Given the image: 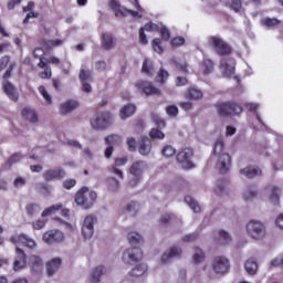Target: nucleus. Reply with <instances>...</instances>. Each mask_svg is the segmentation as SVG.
<instances>
[{"label": "nucleus", "instance_id": "1", "mask_svg": "<svg viewBox=\"0 0 283 283\" xmlns=\"http://www.w3.org/2000/svg\"><path fill=\"white\" fill-rule=\"evenodd\" d=\"M213 154L218 156L217 169L220 174H227L231 169V156L224 153V143H222V139H217L214 143Z\"/></svg>", "mask_w": 283, "mask_h": 283}, {"label": "nucleus", "instance_id": "2", "mask_svg": "<svg viewBox=\"0 0 283 283\" xmlns=\"http://www.w3.org/2000/svg\"><path fill=\"white\" fill-rule=\"evenodd\" d=\"M129 1H132L133 6H135L137 11H134L120 6V2L116 0L109 1V8L113 9L114 14L117 17H127V14H132L134 19H143V12H145V10L143 9V7H140V3H138V0H129Z\"/></svg>", "mask_w": 283, "mask_h": 283}, {"label": "nucleus", "instance_id": "3", "mask_svg": "<svg viewBox=\"0 0 283 283\" xmlns=\"http://www.w3.org/2000/svg\"><path fill=\"white\" fill-rule=\"evenodd\" d=\"M98 195L96 191H91L87 187H82L75 195V202L77 207H82V209H92Z\"/></svg>", "mask_w": 283, "mask_h": 283}, {"label": "nucleus", "instance_id": "4", "mask_svg": "<svg viewBox=\"0 0 283 283\" xmlns=\"http://www.w3.org/2000/svg\"><path fill=\"white\" fill-rule=\"evenodd\" d=\"M112 123H114V115L109 112L97 113L91 119L92 128L96 129L97 132H103L104 129H107V127H111Z\"/></svg>", "mask_w": 283, "mask_h": 283}, {"label": "nucleus", "instance_id": "5", "mask_svg": "<svg viewBox=\"0 0 283 283\" xmlns=\"http://www.w3.org/2000/svg\"><path fill=\"white\" fill-rule=\"evenodd\" d=\"M247 233L252 240H264L266 238V226L262 221L250 220L247 223Z\"/></svg>", "mask_w": 283, "mask_h": 283}, {"label": "nucleus", "instance_id": "6", "mask_svg": "<svg viewBox=\"0 0 283 283\" xmlns=\"http://www.w3.org/2000/svg\"><path fill=\"white\" fill-rule=\"evenodd\" d=\"M230 266L229 259L224 255H217L211 261V269L216 275H224Z\"/></svg>", "mask_w": 283, "mask_h": 283}, {"label": "nucleus", "instance_id": "7", "mask_svg": "<svg viewBox=\"0 0 283 283\" xmlns=\"http://www.w3.org/2000/svg\"><path fill=\"white\" fill-rule=\"evenodd\" d=\"M122 260L124 264H136L143 260V250L138 247L128 248L123 252Z\"/></svg>", "mask_w": 283, "mask_h": 283}, {"label": "nucleus", "instance_id": "8", "mask_svg": "<svg viewBox=\"0 0 283 283\" xmlns=\"http://www.w3.org/2000/svg\"><path fill=\"white\" fill-rule=\"evenodd\" d=\"M217 112L220 116H231V114H242L243 108L235 102H227L219 104Z\"/></svg>", "mask_w": 283, "mask_h": 283}, {"label": "nucleus", "instance_id": "9", "mask_svg": "<svg viewBox=\"0 0 283 283\" xmlns=\"http://www.w3.org/2000/svg\"><path fill=\"white\" fill-rule=\"evenodd\" d=\"M145 169H147V164L145 161H136L132 165L129 169V172L133 176V178L129 181L130 187H136V185L140 182V178Z\"/></svg>", "mask_w": 283, "mask_h": 283}, {"label": "nucleus", "instance_id": "10", "mask_svg": "<svg viewBox=\"0 0 283 283\" xmlns=\"http://www.w3.org/2000/svg\"><path fill=\"white\" fill-rule=\"evenodd\" d=\"M97 220L96 214H88L85 217L82 226L84 240H92V237L94 235V224H96Z\"/></svg>", "mask_w": 283, "mask_h": 283}, {"label": "nucleus", "instance_id": "11", "mask_svg": "<svg viewBox=\"0 0 283 283\" xmlns=\"http://www.w3.org/2000/svg\"><path fill=\"white\" fill-rule=\"evenodd\" d=\"M193 150L191 148H186L177 154V163L181 165L182 169H193Z\"/></svg>", "mask_w": 283, "mask_h": 283}, {"label": "nucleus", "instance_id": "12", "mask_svg": "<svg viewBox=\"0 0 283 283\" xmlns=\"http://www.w3.org/2000/svg\"><path fill=\"white\" fill-rule=\"evenodd\" d=\"M209 41L216 54H220L221 56L231 54V46H229V44H227V42H224L222 39L218 36H211Z\"/></svg>", "mask_w": 283, "mask_h": 283}, {"label": "nucleus", "instance_id": "13", "mask_svg": "<svg viewBox=\"0 0 283 283\" xmlns=\"http://www.w3.org/2000/svg\"><path fill=\"white\" fill-rule=\"evenodd\" d=\"M42 239L49 245L61 244L65 240V234L61 230H49L44 232Z\"/></svg>", "mask_w": 283, "mask_h": 283}, {"label": "nucleus", "instance_id": "14", "mask_svg": "<svg viewBox=\"0 0 283 283\" xmlns=\"http://www.w3.org/2000/svg\"><path fill=\"white\" fill-rule=\"evenodd\" d=\"M220 70L226 78H231L235 74V60L233 57L221 59Z\"/></svg>", "mask_w": 283, "mask_h": 283}, {"label": "nucleus", "instance_id": "15", "mask_svg": "<svg viewBox=\"0 0 283 283\" xmlns=\"http://www.w3.org/2000/svg\"><path fill=\"white\" fill-rule=\"evenodd\" d=\"M15 253L17 255L13 260L12 271H14V273H19V271H23V269H25L28 264V255L20 248L15 249Z\"/></svg>", "mask_w": 283, "mask_h": 283}, {"label": "nucleus", "instance_id": "16", "mask_svg": "<svg viewBox=\"0 0 283 283\" xmlns=\"http://www.w3.org/2000/svg\"><path fill=\"white\" fill-rule=\"evenodd\" d=\"M116 38L111 32H104L101 34V48L105 52H109L116 48Z\"/></svg>", "mask_w": 283, "mask_h": 283}, {"label": "nucleus", "instance_id": "17", "mask_svg": "<svg viewBox=\"0 0 283 283\" xmlns=\"http://www.w3.org/2000/svg\"><path fill=\"white\" fill-rule=\"evenodd\" d=\"M64 176H66L65 169L61 167L49 169L43 174V178L46 182H51L52 180H63Z\"/></svg>", "mask_w": 283, "mask_h": 283}, {"label": "nucleus", "instance_id": "18", "mask_svg": "<svg viewBox=\"0 0 283 283\" xmlns=\"http://www.w3.org/2000/svg\"><path fill=\"white\" fill-rule=\"evenodd\" d=\"M136 87L142 90L146 96H160V90L156 88L150 82H139Z\"/></svg>", "mask_w": 283, "mask_h": 283}, {"label": "nucleus", "instance_id": "19", "mask_svg": "<svg viewBox=\"0 0 283 283\" xmlns=\"http://www.w3.org/2000/svg\"><path fill=\"white\" fill-rule=\"evenodd\" d=\"M239 174L251 180L258 178V176H262V169L258 166H247L245 168L240 169Z\"/></svg>", "mask_w": 283, "mask_h": 283}, {"label": "nucleus", "instance_id": "20", "mask_svg": "<svg viewBox=\"0 0 283 283\" xmlns=\"http://www.w3.org/2000/svg\"><path fill=\"white\" fill-rule=\"evenodd\" d=\"M180 255H182V249L178 247H172L164 252V254L161 255V262L164 264H167V262H171L174 258H180Z\"/></svg>", "mask_w": 283, "mask_h": 283}, {"label": "nucleus", "instance_id": "21", "mask_svg": "<svg viewBox=\"0 0 283 283\" xmlns=\"http://www.w3.org/2000/svg\"><path fill=\"white\" fill-rule=\"evenodd\" d=\"M10 240H11V242H13V244H19V242H21V244H24L27 247V249H35L36 248V241L30 239L25 234H19L18 237H11Z\"/></svg>", "mask_w": 283, "mask_h": 283}, {"label": "nucleus", "instance_id": "22", "mask_svg": "<svg viewBox=\"0 0 283 283\" xmlns=\"http://www.w3.org/2000/svg\"><path fill=\"white\" fill-rule=\"evenodd\" d=\"M78 108V103L74 99H69L66 102H63L60 105V114L61 116H67L74 112V109Z\"/></svg>", "mask_w": 283, "mask_h": 283}, {"label": "nucleus", "instance_id": "23", "mask_svg": "<svg viewBox=\"0 0 283 283\" xmlns=\"http://www.w3.org/2000/svg\"><path fill=\"white\" fill-rule=\"evenodd\" d=\"M125 165H127V158L125 157L116 158L115 165L111 166L109 168L111 174H114V176H117L119 180H123L124 178L123 170H120L118 167H125Z\"/></svg>", "mask_w": 283, "mask_h": 283}, {"label": "nucleus", "instance_id": "24", "mask_svg": "<svg viewBox=\"0 0 283 283\" xmlns=\"http://www.w3.org/2000/svg\"><path fill=\"white\" fill-rule=\"evenodd\" d=\"M23 120L28 123H39V113L32 107H24L21 112Z\"/></svg>", "mask_w": 283, "mask_h": 283}, {"label": "nucleus", "instance_id": "25", "mask_svg": "<svg viewBox=\"0 0 283 283\" xmlns=\"http://www.w3.org/2000/svg\"><path fill=\"white\" fill-rule=\"evenodd\" d=\"M62 263L63 261L61 260V258H53L46 262V274L49 275V277H52V275H54V273H56V271L61 269Z\"/></svg>", "mask_w": 283, "mask_h": 283}, {"label": "nucleus", "instance_id": "26", "mask_svg": "<svg viewBox=\"0 0 283 283\" xmlns=\"http://www.w3.org/2000/svg\"><path fill=\"white\" fill-rule=\"evenodd\" d=\"M281 193H282V190H280V188L277 187L272 186L268 188L269 202H271V205H274V207H277V205H280Z\"/></svg>", "mask_w": 283, "mask_h": 283}, {"label": "nucleus", "instance_id": "27", "mask_svg": "<svg viewBox=\"0 0 283 283\" xmlns=\"http://www.w3.org/2000/svg\"><path fill=\"white\" fill-rule=\"evenodd\" d=\"M3 90L10 101H13V103H17V101H19V93H17V87H14V85L10 83V81H6L3 83Z\"/></svg>", "mask_w": 283, "mask_h": 283}, {"label": "nucleus", "instance_id": "28", "mask_svg": "<svg viewBox=\"0 0 283 283\" xmlns=\"http://www.w3.org/2000/svg\"><path fill=\"white\" fill-rule=\"evenodd\" d=\"M258 259L255 258H250L244 262V271L248 275H258Z\"/></svg>", "mask_w": 283, "mask_h": 283}, {"label": "nucleus", "instance_id": "29", "mask_svg": "<svg viewBox=\"0 0 283 283\" xmlns=\"http://www.w3.org/2000/svg\"><path fill=\"white\" fill-rule=\"evenodd\" d=\"M214 242L219 247H224L231 242V234L224 230H220L214 234Z\"/></svg>", "mask_w": 283, "mask_h": 283}, {"label": "nucleus", "instance_id": "30", "mask_svg": "<svg viewBox=\"0 0 283 283\" xmlns=\"http://www.w3.org/2000/svg\"><path fill=\"white\" fill-rule=\"evenodd\" d=\"M138 151L142 156H149L151 154V139L149 137H143L140 139Z\"/></svg>", "mask_w": 283, "mask_h": 283}, {"label": "nucleus", "instance_id": "31", "mask_svg": "<svg viewBox=\"0 0 283 283\" xmlns=\"http://www.w3.org/2000/svg\"><path fill=\"white\" fill-rule=\"evenodd\" d=\"M103 275H105V266L97 265L91 270L90 282L98 283V282H101V277H103Z\"/></svg>", "mask_w": 283, "mask_h": 283}, {"label": "nucleus", "instance_id": "32", "mask_svg": "<svg viewBox=\"0 0 283 283\" xmlns=\"http://www.w3.org/2000/svg\"><path fill=\"white\" fill-rule=\"evenodd\" d=\"M29 264L32 273H41L43 271V260L41 256L31 255Z\"/></svg>", "mask_w": 283, "mask_h": 283}, {"label": "nucleus", "instance_id": "33", "mask_svg": "<svg viewBox=\"0 0 283 283\" xmlns=\"http://www.w3.org/2000/svg\"><path fill=\"white\" fill-rule=\"evenodd\" d=\"M134 114H136V105L126 104L119 111V118H122V120H127V118H132Z\"/></svg>", "mask_w": 283, "mask_h": 283}, {"label": "nucleus", "instance_id": "34", "mask_svg": "<svg viewBox=\"0 0 283 283\" xmlns=\"http://www.w3.org/2000/svg\"><path fill=\"white\" fill-rule=\"evenodd\" d=\"M148 266L147 263H138L130 271V277H140L144 273H147Z\"/></svg>", "mask_w": 283, "mask_h": 283}, {"label": "nucleus", "instance_id": "35", "mask_svg": "<svg viewBox=\"0 0 283 283\" xmlns=\"http://www.w3.org/2000/svg\"><path fill=\"white\" fill-rule=\"evenodd\" d=\"M62 44H63L62 40H42L40 42V45L42 46L43 52H48L49 50H52V48H55Z\"/></svg>", "mask_w": 283, "mask_h": 283}, {"label": "nucleus", "instance_id": "36", "mask_svg": "<svg viewBox=\"0 0 283 283\" xmlns=\"http://www.w3.org/2000/svg\"><path fill=\"white\" fill-rule=\"evenodd\" d=\"M185 202H186V205H188V207H190V209H191V211H193V213H200V211H202V209L200 208V203H198V200H196L193 197L186 196Z\"/></svg>", "mask_w": 283, "mask_h": 283}, {"label": "nucleus", "instance_id": "37", "mask_svg": "<svg viewBox=\"0 0 283 283\" xmlns=\"http://www.w3.org/2000/svg\"><path fill=\"white\" fill-rule=\"evenodd\" d=\"M143 206L138 201H130L126 203V206L123 208V211L126 213H138V211H142Z\"/></svg>", "mask_w": 283, "mask_h": 283}, {"label": "nucleus", "instance_id": "38", "mask_svg": "<svg viewBox=\"0 0 283 283\" xmlns=\"http://www.w3.org/2000/svg\"><path fill=\"white\" fill-rule=\"evenodd\" d=\"M127 238L129 244H132L133 247H136V244H143V242H145V238H143V234L138 232H129Z\"/></svg>", "mask_w": 283, "mask_h": 283}, {"label": "nucleus", "instance_id": "39", "mask_svg": "<svg viewBox=\"0 0 283 283\" xmlns=\"http://www.w3.org/2000/svg\"><path fill=\"white\" fill-rule=\"evenodd\" d=\"M46 222H48V213H42L39 219L32 222V227L36 231H41V229L45 227Z\"/></svg>", "mask_w": 283, "mask_h": 283}, {"label": "nucleus", "instance_id": "40", "mask_svg": "<svg viewBox=\"0 0 283 283\" xmlns=\"http://www.w3.org/2000/svg\"><path fill=\"white\" fill-rule=\"evenodd\" d=\"M59 211H62V213H70V210L63 208V203L50 206L49 208L44 209L42 213H56Z\"/></svg>", "mask_w": 283, "mask_h": 283}, {"label": "nucleus", "instance_id": "41", "mask_svg": "<svg viewBox=\"0 0 283 283\" xmlns=\"http://www.w3.org/2000/svg\"><path fill=\"white\" fill-rule=\"evenodd\" d=\"M244 107H247L248 112H253V114H255L259 123L261 125H264V122L262 120V117L260 116V113H258V107H260V104H255V103H245Z\"/></svg>", "mask_w": 283, "mask_h": 283}, {"label": "nucleus", "instance_id": "42", "mask_svg": "<svg viewBox=\"0 0 283 283\" xmlns=\"http://www.w3.org/2000/svg\"><path fill=\"white\" fill-rule=\"evenodd\" d=\"M282 23L277 18H264L261 20V25L264 28H275V25H280Z\"/></svg>", "mask_w": 283, "mask_h": 283}, {"label": "nucleus", "instance_id": "43", "mask_svg": "<svg viewBox=\"0 0 283 283\" xmlns=\"http://www.w3.org/2000/svg\"><path fill=\"white\" fill-rule=\"evenodd\" d=\"M104 143L107 145V147H114L120 143V136L116 134L108 135L105 137Z\"/></svg>", "mask_w": 283, "mask_h": 283}, {"label": "nucleus", "instance_id": "44", "mask_svg": "<svg viewBox=\"0 0 283 283\" xmlns=\"http://www.w3.org/2000/svg\"><path fill=\"white\" fill-rule=\"evenodd\" d=\"M192 260L195 264H201V262H205V251L200 248H195Z\"/></svg>", "mask_w": 283, "mask_h": 283}, {"label": "nucleus", "instance_id": "45", "mask_svg": "<svg viewBox=\"0 0 283 283\" xmlns=\"http://www.w3.org/2000/svg\"><path fill=\"white\" fill-rule=\"evenodd\" d=\"M226 7L233 10V12H241L242 10V0H231V2H226Z\"/></svg>", "mask_w": 283, "mask_h": 283}, {"label": "nucleus", "instance_id": "46", "mask_svg": "<svg viewBox=\"0 0 283 283\" xmlns=\"http://www.w3.org/2000/svg\"><path fill=\"white\" fill-rule=\"evenodd\" d=\"M142 72L144 74H147L148 76L154 75V65L151 63H149V61H147V59H145L143 62Z\"/></svg>", "mask_w": 283, "mask_h": 283}, {"label": "nucleus", "instance_id": "47", "mask_svg": "<svg viewBox=\"0 0 283 283\" xmlns=\"http://www.w3.org/2000/svg\"><path fill=\"white\" fill-rule=\"evenodd\" d=\"M243 198H244L245 202H250V200L258 198V190L256 189H247L243 192Z\"/></svg>", "mask_w": 283, "mask_h": 283}, {"label": "nucleus", "instance_id": "48", "mask_svg": "<svg viewBox=\"0 0 283 283\" xmlns=\"http://www.w3.org/2000/svg\"><path fill=\"white\" fill-rule=\"evenodd\" d=\"M78 78L82 83H87V81H92V71H85L82 69L80 71Z\"/></svg>", "mask_w": 283, "mask_h": 283}, {"label": "nucleus", "instance_id": "49", "mask_svg": "<svg viewBox=\"0 0 283 283\" xmlns=\"http://www.w3.org/2000/svg\"><path fill=\"white\" fill-rule=\"evenodd\" d=\"M107 184L111 189V191H116L118 187H120V181L116 179L115 177H108Z\"/></svg>", "mask_w": 283, "mask_h": 283}, {"label": "nucleus", "instance_id": "50", "mask_svg": "<svg viewBox=\"0 0 283 283\" xmlns=\"http://www.w3.org/2000/svg\"><path fill=\"white\" fill-rule=\"evenodd\" d=\"M22 158H23V155H21V153H15L11 155L7 164L9 165V167H12V165H17V163H21Z\"/></svg>", "mask_w": 283, "mask_h": 283}, {"label": "nucleus", "instance_id": "51", "mask_svg": "<svg viewBox=\"0 0 283 283\" xmlns=\"http://www.w3.org/2000/svg\"><path fill=\"white\" fill-rule=\"evenodd\" d=\"M163 156H165L166 158H171V156L176 155V148H174L170 145H167L163 148L161 150Z\"/></svg>", "mask_w": 283, "mask_h": 283}, {"label": "nucleus", "instance_id": "52", "mask_svg": "<svg viewBox=\"0 0 283 283\" xmlns=\"http://www.w3.org/2000/svg\"><path fill=\"white\" fill-rule=\"evenodd\" d=\"M189 97L192 101H200V98H202V91L197 90V88H190L189 90Z\"/></svg>", "mask_w": 283, "mask_h": 283}, {"label": "nucleus", "instance_id": "53", "mask_svg": "<svg viewBox=\"0 0 283 283\" xmlns=\"http://www.w3.org/2000/svg\"><path fill=\"white\" fill-rule=\"evenodd\" d=\"M203 74H211V72H213V61L207 59L203 60Z\"/></svg>", "mask_w": 283, "mask_h": 283}, {"label": "nucleus", "instance_id": "54", "mask_svg": "<svg viewBox=\"0 0 283 283\" xmlns=\"http://www.w3.org/2000/svg\"><path fill=\"white\" fill-rule=\"evenodd\" d=\"M39 92L42 94L46 105H50L52 103V96H50V93H48V90H45V86H39Z\"/></svg>", "mask_w": 283, "mask_h": 283}, {"label": "nucleus", "instance_id": "55", "mask_svg": "<svg viewBox=\"0 0 283 283\" xmlns=\"http://www.w3.org/2000/svg\"><path fill=\"white\" fill-rule=\"evenodd\" d=\"M150 138H157L158 140H163L165 138V133H163L158 128H153L149 133Z\"/></svg>", "mask_w": 283, "mask_h": 283}, {"label": "nucleus", "instance_id": "56", "mask_svg": "<svg viewBox=\"0 0 283 283\" xmlns=\"http://www.w3.org/2000/svg\"><path fill=\"white\" fill-rule=\"evenodd\" d=\"M166 114H168V116H170L171 118H176V116H178V106L176 105L167 106Z\"/></svg>", "mask_w": 283, "mask_h": 283}, {"label": "nucleus", "instance_id": "57", "mask_svg": "<svg viewBox=\"0 0 283 283\" xmlns=\"http://www.w3.org/2000/svg\"><path fill=\"white\" fill-rule=\"evenodd\" d=\"M160 29L161 28L154 22H149L144 27V30H146V32H160Z\"/></svg>", "mask_w": 283, "mask_h": 283}, {"label": "nucleus", "instance_id": "58", "mask_svg": "<svg viewBox=\"0 0 283 283\" xmlns=\"http://www.w3.org/2000/svg\"><path fill=\"white\" fill-rule=\"evenodd\" d=\"M270 264L276 269H283V254L273 259Z\"/></svg>", "mask_w": 283, "mask_h": 283}, {"label": "nucleus", "instance_id": "59", "mask_svg": "<svg viewBox=\"0 0 283 283\" xmlns=\"http://www.w3.org/2000/svg\"><path fill=\"white\" fill-rule=\"evenodd\" d=\"M178 283H187V270L180 269L177 274Z\"/></svg>", "mask_w": 283, "mask_h": 283}, {"label": "nucleus", "instance_id": "60", "mask_svg": "<svg viewBox=\"0 0 283 283\" xmlns=\"http://www.w3.org/2000/svg\"><path fill=\"white\" fill-rule=\"evenodd\" d=\"M160 39L156 38L153 40V50L157 52V54H163V46L160 45Z\"/></svg>", "mask_w": 283, "mask_h": 283}, {"label": "nucleus", "instance_id": "61", "mask_svg": "<svg viewBox=\"0 0 283 283\" xmlns=\"http://www.w3.org/2000/svg\"><path fill=\"white\" fill-rule=\"evenodd\" d=\"M227 181L224 180H219L217 181V188H216V193H224L226 189H227Z\"/></svg>", "mask_w": 283, "mask_h": 283}, {"label": "nucleus", "instance_id": "62", "mask_svg": "<svg viewBox=\"0 0 283 283\" xmlns=\"http://www.w3.org/2000/svg\"><path fill=\"white\" fill-rule=\"evenodd\" d=\"M41 211V206L36 203H29L27 205V212L28 213H39Z\"/></svg>", "mask_w": 283, "mask_h": 283}, {"label": "nucleus", "instance_id": "63", "mask_svg": "<svg viewBox=\"0 0 283 283\" xmlns=\"http://www.w3.org/2000/svg\"><path fill=\"white\" fill-rule=\"evenodd\" d=\"M63 218L61 217H53L52 220L55 222V224H67V213L62 214Z\"/></svg>", "mask_w": 283, "mask_h": 283}, {"label": "nucleus", "instance_id": "64", "mask_svg": "<svg viewBox=\"0 0 283 283\" xmlns=\"http://www.w3.org/2000/svg\"><path fill=\"white\" fill-rule=\"evenodd\" d=\"M62 185L64 189H72V187H76V179H66Z\"/></svg>", "mask_w": 283, "mask_h": 283}]
</instances>
